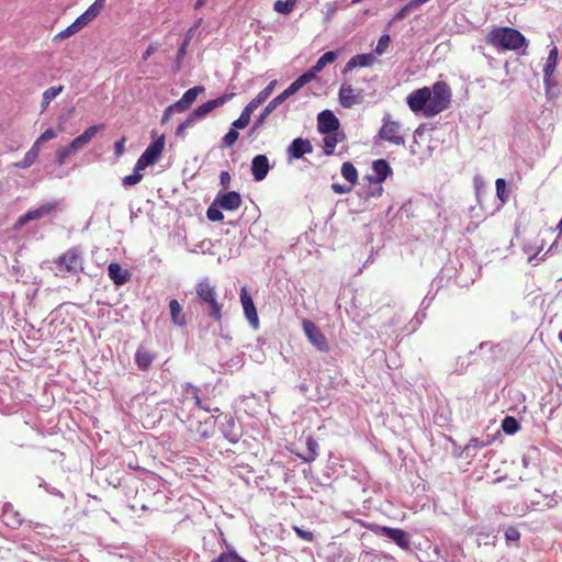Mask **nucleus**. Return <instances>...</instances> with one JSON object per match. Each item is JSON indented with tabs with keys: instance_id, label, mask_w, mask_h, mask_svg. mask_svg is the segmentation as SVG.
I'll use <instances>...</instances> for the list:
<instances>
[{
	"instance_id": "obj_1",
	"label": "nucleus",
	"mask_w": 562,
	"mask_h": 562,
	"mask_svg": "<svg viewBox=\"0 0 562 562\" xmlns=\"http://www.w3.org/2000/svg\"><path fill=\"white\" fill-rule=\"evenodd\" d=\"M485 40L490 46L502 50H518L528 45L525 35L510 26L492 29Z\"/></svg>"
},
{
	"instance_id": "obj_2",
	"label": "nucleus",
	"mask_w": 562,
	"mask_h": 562,
	"mask_svg": "<svg viewBox=\"0 0 562 562\" xmlns=\"http://www.w3.org/2000/svg\"><path fill=\"white\" fill-rule=\"evenodd\" d=\"M195 294L200 304L206 307L209 316L221 324L224 304L218 301L216 285L209 278H203L195 284Z\"/></svg>"
},
{
	"instance_id": "obj_3",
	"label": "nucleus",
	"mask_w": 562,
	"mask_h": 562,
	"mask_svg": "<svg viewBox=\"0 0 562 562\" xmlns=\"http://www.w3.org/2000/svg\"><path fill=\"white\" fill-rule=\"evenodd\" d=\"M451 89L446 81H436L430 89V102L426 109V116H435L446 109L451 103Z\"/></svg>"
},
{
	"instance_id": "obj_4",
	"label": "nucleus",
	"mask_w": 562,
	"mask_h": 562,
	"mask_svg": "<svg viewBox=\"0 0 562 562\" xmlns=\"http://www.w3.org/2000/svg\"><path fill=\"white\" fill-rule=\"evenodd\" d=\"M54 263L56 266V276L66 277V274H77L83 270L82 252L77 247H71L60 256H58Z\"/></svg>"
},
{
	"instance_id": "obj_5",
	"label": "nucleus",
	"mask_w": 562,
	"mask_h": 562,
	"mask_svg": "<svg viewBox=\"0 0 562 562\" xmlns=\"http://www.w3.org/2000/svg\"><path fill=\"white\" fill-rule=\"evenodd\" d=\"M378 137L395 146L405 145V131L398 121L391 117L390 114H385L382 120V126L378 133Z\"/></svg>"
},
{
	"instance_id": "obj_6",
	"label": "nucleus",
	"mask_w": 562,
	"mask_h": 562,
	"mask_svg": "<svg viewBox=\"0 0 562 562\" xmlns=\"http://www.w3.org/2000/svg\"><path fill=\"white\" fill-rule=\"evenodd\" d=\"M58 206V201H48L41 204L36 209H31L26 213L22 214L16 218L12 228L14 231H20L22 227H24L27 223L32 221H38L46 216L52 215L57 211Z\"/></svg>"
},
{
	"instance_id": "obj_7",
	"label": "nucleus",
	"mask_w": 562,
	"mask_h": 562,
	"mask_svg": "<svg viewBox=\"0 0 562 562\" xmlns=\"http://www.w3.org/2000/svg\"><path fill=\"white\" fill-rule=\"evenodd\" d=\"M337 58L338 54L336 52H326L313 67L294 80V85L302 89L316 77V74L321 72L327 65L333 64Z\"/></svg>"
},
{
	"instance_id": "obj_8",
	"label": "nucleus",
	"mask_w": 562,
	"mask_h": 562,
	"mask_svg": "<svg viewBox=\"0 0 562 562\" xmlns=\"http://www.w3.org/2000/svg\"><path fill=\"white\" fill-rule=\"evenodd\" d=\"M165 147V137L161 135L159 138L150 143L145 151L136 161V169L144 170L148 166H153L160 158Z\"/></svg>"
},
{
	"instance_id": "obj_9",
	"label": "nucleus",
	"mask_w": 562,
	"mask_h": 562,
	"mask_svg": "<svg viewBox=\"0 0 562 562\" xmlns=\"http://www.w3.org/2000/svg\"><path fill=\"white\" fill-rule=\"evenodd\" d=\"M364 100L363 90L355 88L350 82H342L338 91L339 104L345 109H351Z\"/></svg>"
},
{
	"instance_id": "obj_10",
	"label": "nucleus",
	"mask_w": 562,
	"mask_h": 562,
	"mask_svg": "<svg viewBox=\"0 0 562 562\" xmlns=\"http://www.w3.org/2000/svg\"><path fill=\"white\" fill-rule=\"evenodd\" d=\"M302 327L304 334L306 335L308 341L319 351L328 352L329 346L325 335L317 327V325L308 319H304L302 323Z\"/></svg>"
},
{
	"instance_id": "obj_11",
	"label": "nucleus",
	"mask_w": 562,
	"mask_h": 562,
	"mask_svg": "<svg viewBox=\"0 0 562 562\" xmlns=\"http://www.w3.org/2000/svg\"><path fill=\"white\" fill-rule=\"evenodd\" d=\"M299 90H300V88L296 85H294V81H293L284 91H282L279 95H277L274 99H272L266 105V108L263 109V111L261 112L259 117L257 119L255 126L252 127V131L256 127L260 126L265 122V120L268 117V115H270L279 104L283 103L288 98L295 94Z\"/></svg>"
},
{
	"instance_id": "obj_12",
	"label": "nucleus",
	"mask_w": 562,
	"mask_h": 562,
	"mask_svg": "<svg viewBox=\"0 0 562 562\" xmlns=\"http://www.w3.org/2000/svg\"><path fill=\"white\" fill-rule=\"evenodd\" d=\"M430 102V88H419L407 95V104L414 113L422 112L426 116V109Z\"/></svg>"
},
{
	"instance_id": "obj_13",
	"label": "nucleus",
	"mask_w": 562,
	"mask_h": 562,
	"mask_svg": "<svg viewBox=\"0 0 562 562\" xmlns=\"http://www.w3.org/2000/svg\"><path fill=\"white\" fill-rule=\"evenodd\" d=\"M240 303L244 310V314L248 322L250 323V325L254 328H258L259 317L257 314V308L246 286H243L240 290Z\"/></svg>"
},
{
	"instance_id": "obj_14",
	"label": "nucleus",
	"mask_w": 562,
	"mask_h": 562,
	"mask_svg": "<svg viewBox=\"0 0 562 562\" xmlns=\"http://www.w3.org/2000/svg\"><path fill=\"white\" fill-rule=\"evenodd\" d=\"M234 94H224L216 99L209 100L205 103L199 105L191 114L190 116L193 119V121H198L199 119L205 117L207 114H210L214 109L220 108L225 104L226 101H228Z\"/></svg>"
},
{
	"instance_id": "obj_15",
	"label": "nucleus",
	"mask_w": 562,
	"mask_h": 562,
	"mask_svg": "<svg viewBox=\"0 0 562 562\" xmlns=\"http://www.w3.org/2000/svg\"><path fill=\"white\" fill-rule=\"evenodd\" d=\"M216 422L221 425L222 432L229 442L235 443L239 440L240 432L238 431L236 423L231 415L221 414L217 416Z\"/></svg>"
},
{
	"instance_id": "obj_16",
	"label": "nucleus",
	"mask_w": 562,
	"mask_h": 562,
	"mask_svg": "<svg viewBox=\"0 0 562 562\" xmlns=\"http://www.w3.org/2000/svg\"><path fill=\"white\" fill-rule=\"evenodd\" d=\"M317 130L321 134L336 132L339 130V120L330 110H324L317 116Z\"/></svg>"
},
{
	"instance_id": "obj_17",
	"label": "nucleus",
	"mask_w": 562,
	"mask_h": 562,
	"mask_svg": "<svg viewBox=\"0 0 562 562\" xmlns=\"http://www.w3.org/2000/svg\"><path fill=\"white\" fill-rule=\"evenodd\" d=\"M241 196L236 191H228L226 193H218L214 200V204H217L221 209L226 211H236L241 205Z\"/></svg>"
},
{
	"instance_id": "obj_18",
	"label": "nucleus",
	"mask_w": 562,
	"mask_h": 562,
	"mask_svg": "<svg viewBox=\"0 0 562 562\" xmlns=\"http://www.w3.org/2000/svg\"><path fill=\"white\" fill-rule=\"evenodd\" d=\"M312 151V143L308 139L302 137L294 138L286 149V154L290 159H300L305 154H311Z\"/></svg>"
},
{
	"instance_id": "obj_19",
	"label": "nucleus",
	"mask_w": 562,
	"mask_h": 562,
	"mask_svg": "<svg viewBox=\"0 0 562 562\" xmlns=\"http://www.w3.org/2000/svg\"><path fill=\"white\" fill-rule=\"evenodd\" d=\"M381 535L394 541L401 549L408 550L411 548L409 535L397 528L381 527Z\"/></svg>"
},
{
	"instance_id": "obj_20",
	"label": "nucleus",
	"mask_w": 562,
	"mask_h": 562,
	"mask_svg": "<svg viewBox=\"0 0 562 562\" xmlns=\"http://www.w3.org/2000/svg\"><path fill=\"white\" fill-rule=\"evenodd\" d=\"M270 170L269 159L266 155H257L251 160V175L256 181H262Z\"/></svg>"
},
{
	"instance_id": "obj_21",
	"label": "nucleus",
	"mask_w": 562,
	"mask_h": 562,
	"mask_svg": "<svg viewBox=\"0 0 562 562\" xmlns=\"http://www.w3.org/2000/svg\"><path fill=\"white\" fill-rule=\"evenodd\" d=\"M559 60V48L553 46L549 55L547 57L546 64L543 66V82L547 87L551 85L552 76L555 71L557 65Z\"/></svg>"
},
{
	"instance_id": "obj_22",
	"label": "nucleus",
	"mask_w": 562,
	"mask_h": 562,
	"mask_svg": "<svg viewBox=\"0 0 562 562\" xmlns=\"http://www.w3.org/2000/svg\"><path fill=\"white\" fill-rule=\"evenodd\" d=\"M202 92H204L203 86H195L193 88H190L183 93L180 100L175 102V108H178V112L187 111L196 100L198 95Z\"/></svg>"
},
{
	"instance_id": "obj_23",
	"label": "nucleus",
	"mask_w": 562,
	"mask_h": 562,
	"mask_svg": "<svg viewBox=\"0 0 562 562\" xmlns=\"http://www.w3.org/2000/svg\"><path fill=\"white\" fill-rule=\"evenodd\" d=\"M155 358L156 355L144 346H139L134 356L135 363L142 371L149 370Z\"/></svg>"
},
{
	"instance_id": "obj_24",
	"label": "nucleus",
	"mask_w": 562,
	"mask_h": 562,
	"mask_svg": "<svg viewBox=\"0 0 562 562\" xmlns=\"http://www.w3.org/2000/svg\"><path fill=\"white\" fill-rule=\"evenodd\" d=\"M375 60V57L373 54H358L353 57H351L345 68L342 69V74L346 75L347 72L353 70L357 67H370Z\"/></svg>"
},
{
	"instance_id": "obj_25",
	"label": "nucleus",
	"mask_w": 562,
	"mask_h": 562,
	"mask_svg": "<svg viewBox=\"0 0 562 562\" xmlns=\"http://www.w3.org/2000/svg\"><path fill=\"white\" fill-rule=\"evenodd\" d=\"M108 274L115 285H123L131 278V273L127 270H124L117 262H111L109 265Z\"/></svg>"
},
{
	"instance_id": "obj_26",
	"label": "nucleus",
	"mask_w": 562,
	"mask_h": 562,
	"mask_svg": "<svg viewBox=\"0 0 562 562\" xmlns=\"http://www.w3.org/2000/svg\"><path fill=\"white\" fill-rule=\"evenodd\" d=\"M324 135V144H323V150L326 156H331L335 151V148L339 142L342 140L344 134L336 132H329L328 134Z\"/></svg>"
},
{
	"instance_id": "obj_27",
	"label": "nucleus",
	"mask_w": 562,
	"mask_h": 562,
	"mask_svg": "<svg viewBox=\"0 0 562 562\" xmlns=\"http://www.w3.org/2000/svg\"><path fill=\"white\" fill-rule=\"evenodd\" d=\"M169 310H170L171 322L176 326H180V327L186 326L187 318L182 311V306L180 305V303L177 300L173 299L169 302Z\"/></svg>"
},
{
	"instance_id": "obj_28",
	"label": "nucleus",
	"mask_w": 562,
	"mask_h": 562,
	"mask_svg": "<svg viewBox=\"0 0 562 562\" xmlns=\"http://www.w3.org/2000/svg\"><path fill=\"white\" fill-rule=\"evenodd\" d=\"M372 169L376 175L375 182H383L391 173V167L384 159H378L373 161Z\"/></svg>"
},
{
	"instance_id": "obj_29",
	"label": "nucleus",
	"mask_w": 562,
	"mask_h": 562,
	"mask_svg": "<svg viewBox=\"0 0 562 562\" xmlns=\"http://www.w3.org/2000/svg\"><path fill=\"white\" fill-rule=\"evenodd\" d=\"M40 147L33 144L29 151L24 155L23 159L15 164V167L25 169L31 167L38 158Z\"/></svg>"
},
{
	"instance_id": "obj_30",
	"label": "nucleus",
	"mask_w": 562,
	"mask_h": 562,
	"mask_svg": "<svg viewBox=\"0 0 562 562\" xmlns=\"http://www.w3.org/2000/svg\"><path fill=\"white\" fill-rule=\"evenodd\" d=\"M63 90H64V86H56V87H50L43 92L42 102H41L42 112L48 108L49 103L57 95H59L63 92Z\"/></svg>"
},
{
	"instance_id": "obj_31",
	"label": "nucleus",
	"mask_w": 562,
	"mask_h": 562,
	"mask_svg": "<svg viewBox=\"0 0 562 562\" xmlns=\"http://www.w3.org/2000/svg\"><path fill=\"white\" fill-rule=\"evenodd\" d=\"M181 387L186 394V398L192 400L196 407L202 408V401L199 395L200 390L190 383H186V384L181 385Z\"/></svg>"
},
{
	"instance_id": "obj_32",
	"label": "nucleus",
	"mask_w": 562,
	"mask_h": 562,
	"mask_svg": "<svg viewBox=\"0 0 562 562\" xmlns=\"http://www.w3.org/2000/svg\"><path fill=\"white\" fill-rule=\"evenodd\" d=\"M99 14L94 12L90 7L80 14L72 23L80 31L85 26H87L91 21H93Z\"/></svg>"
},
{
	"instance_id": "obj_33",
	"label": "nucleus",
	"mask_w": 562,
	"mask_h": 562,
	"mask_svg": "<svg viewBox=\"0 0 562 562\" xmlns=\"http://www.w3.org/2000/svg\"><path fill=\"white\" fill-rule=\"evenodd\" d=\"M340 171H341V176L344 177V179H346L348 182H350L351 184L357 183L358 171L351 162H349V161L344 162Z\"/></svg>"
},
{
	"instance_id": "obj_34",
	"label": "nucleus",
	"mask_w": 562,
	"mask_h": 562,
	"mask_svg": "<svg viewBox=\"0 0 562 562\" xmlns=\"http://www.w3.org/2000/svg\"><path fill=\"white\" fill-rule=\"evenodd\" d=\"M496 184V195L498 200L504 204L509 199V189L507 188L506 180L503 178H498L495 182Z\"/></svg>"
},
{
	"instance_id": "obj_35",
	"label": "nucleus",
	"mask_w": 562,
	"mask_h": 562,
	"mask_svg": "<svg viewBox=\"0 0 562 562\" xmlns=\"http://www.w3.org/2000/svg\"><path fill=\"white\" fill-rule=\"evenodd\" d=\"M297 0H277L273 4L274 11L281 14H289L293 11Z\"/></svg>"
},
{
	"instance_id": "obj_36",
	"label": "nucleus",
	"mask_w": 562,
	"mask_h": 562,
	"mask_svg": "<svg viewBox=\"0 0 562 562\" xmlns=\"http://www.w3.org/2000/svg\"><path fill=\"white\" fill-rule=\"evenodd\" d=\"M502 428L507 435H514L519 429V423L513 416H506L502 422Z\"/></svg>"
},
{
	"instance_id": "obj_37",
	"label": "nucleus",
	"mask_w": 562,
	"mask_h": 562,
	"mask_svg": "<svg viewBox=\"0 0 562 562\" xmlns=\"http://www.w3.org/2000/svg\"><path fill=\"white\" fill-rule=\"evenodd\" d=\"M252 112L249 111L247 108H244L240 116L233 122V127L236 130H243L248 126L250 123Z\"/></svg>"
},
{
	"instance_id": "obj_38",
	"label": "nucleus",
	"mask_w": 562,
	"mask_h": 562,
	"mask_svg": "<svg viewBox=\"0 0 562 562\" xmlns=\"http://www.w3.org/2000/svg\"><path fill=\"white\" fill-rule=\"evenodd\" d=\"M103 128H104L103 124L92 125V126H89L82 134H80L86 146L91 142V139L95 136V134Z\"/></svg>"
},
{
	"instance_id": "obj_39",
	"label": "nucleus",
	"mask_w": 562,
	"mask_h": 562,
	"mask_svg": "<svg viewBox=\"0 0 562 562\" xmlns=\"http://www.w3.org/2000/svg\"><path fill=\"white\" fill-rule=\"evenodd\" d=\"M306 447L308 450V457L305 459V461L312 462L316 459V457L318 454L317 453L318 443L313 437H307Z\"/></svg>"
},
{
	"instance_id": "obj_40",
	"label": "nucleus",
	"mask_w": 562,
	"mask_h": 562,
	"mask_svg": "<svg viewBox=\"0 0 562 562\" xmlns=\"http://www.w3.org/2000/svg\"><path fill=\"white\" fill-rule=\"evenodd\" d=\"M140 171L142 170H137L136 166H135L134 167V173L130 175V176H125L122 179L123 186L132 187V186H135V184L139 183L142 181V179H143V175L140 173Z\"/></svg>"
},
{
	"instance_id": "obj_41",
	"label": "nucleus",
	"mask_w": 562,
	"mask_h": 562,
	"mask_svg": "<svg viewBox=\"0 0 562 562\" xmlns=\"http://www.w3.org/2000/svg\"><path fill=\"white\" fill-rule=\"evenodd\" d=\"M74 149H70V145L60 147L56 150V162L58 166H63L67 158L74 153Z\"/></svg>"
},
{
	"instance_id": "obj_42",
	"label": "nucleus",
	"mask_w": 562,
	"mask_h": 562,
	"mask_svg": "<svg viewBox=\"0 0 562 562\" xmlns=\"http://www.w3.org/2000/svg\"><path fill=\"white\" fill-rule=\"evenodd\" d=\"M269 97L262 90L245 106L254 113Z\"/></svg>"
},
{
	"instance_id": "obj_43",
	"label": "nucleus",
	"mask_w": 562,
	"mask_h": 562,
	"mask_svg": "<svg viewBox=\"0 0 562 562\" xmlns=\"http://www.w3.org/2000/svg\"><path fill=\"white\" fill-rule=\"evenodd\" d=\"M78 32L79 30L75 26L74 23H71L69 26H67L65 30L60 31L54 36V42L66 40Z\"/></svg>"
},
{
	"instance_id": "obj_44",
	"label": "nucleus",
	"mask_w": 562,
	"mask_h": 562,
	"mask_svg": "<svg viewBox=\"0 0 562 562\" xmlns=\"http://www.w3.org/2000/svg\"><path fill=\"white\" fill-rule=\"evenodd\" d=\"M216 204H212L209 206L206 211V216L211 222H221L224 220V215L220 209L215 206Z\"/></svg>"
},
{
	"instance_id": "obj_45",
	"label": "nucleus",
	"mask_w": 562,
	"mask_h": 562,
	"mask_svg": "<svg viewBox=\"0 0 562 562\" xmlns=\"http://www.w3.org/2000/svg\"><path fill=\"white\" fill-rule=\"evenodd\" d=\"M238 137L239 133L233 127L225 134L222 142L226 147H232L237 142Z\"/></svg>"
},
{
	"instance_id": "obj_46",
	"label": "nucleus",
	"mask_w": 562,
	"mask_h": 562,
	"mask_svg": "<svg viewBox=\"0 0 562 562\" xmlns=\"http://www.w3.org/2000/svg\"><path fill=\"white\" fill-rule=\"evenodd\" d=\"M57 136V133L52 128H47L45 132H43L37 139L34 142V144H37V147H40L41 143L50 140Z\"/></svg>"
},
{
	"instance_id": "obj_47",
	"label": "nucleus",
	"mask_w": 562,
	"mask_h": 562,
	"mask_svg": "<svg viewBox=\"0 0 562 562\" xmlns=\"http://www.w3.org/2000/svg\"><path fill=\"white\" fill-rule=\"evenodd\" d=\"M293 530L296 533V536L299 538H301L302 540H305L307 542H313L314 541V533L312 531H306V530H304V529H302L301 527H297V526H294Z\"/></svg>"
},
{
	"instance_id": "obj_48",
	"label": "nucleus",
	"mask_w": 562,
	"mask_h": 562,
	"mask_svg": "<svg viewBox=\"0 0 562 562\" xmlns=\"http://www.w3.org/2000/svg\"><path fill=\"white\" fill-rule=\"evenodd\" d=\"M505 538L507 541H518L520 539V532L516 527H508L505 530Z\"/></svg>"
},
{
	"instance_id": "obj_49",
	"label": "nucleus",
	"mask_w": 562,
	"mask_h": 562,
	"mask_svg": "<svg viewBox=\"0 0 562 562\" xmlns=\"http://www.w3.org/2000/svg\"><path fill=\"white\" fill-rule=\"evenodd\" d=\"M194 124L193 119L189 115L186 121H183L177 128L176 135L182 136L187 128L191 127Z\"/></svg>"
},
{
	"instance_id": "obj_50",
	"label": "nucleus",
	"mask_w": 562,
	"mask_h": 562,
	"mask_svg": "<svg viewBox=\"0 0 562 562\" xmlns=\"http://www.w3.org/2000/svg\"><path fill=\"white\" fill-rule=\"evenodd\" d=\"M125 143H126V137H124V136L114 143V154H115L116 158H120L124 154Z\"/></svg>"
},
{
	"instance_id": "obj_51",
	"label": "nucleus",
	"mask_w": 562,
	"mask_h": 562,
	"mask_svg": "<svg viewBox=\"0 0 562 562\" xmlns=\"http://www.w3.org/2000/svg\"><path fill=\"white\" fill-rule=\"evenodd\" d=\"M389 43H390V36L387 34L382 35L378 42L375 52L381 55L387 47Z\"/></svg>"
},
{
	"instance_id": "obj_52",
	"label": "nucleus",
	"mask_w": 562,
	"mask_h": 562,
	"mask_svg": "<svg viewBox=\"0 0 562 562\" xmlns=\"http://www.w3.org/2000/svg\"><path fill=\"white\" fill-rule=\"evenodd\" d=\"M70 149H74L75 151L86 147V144L83 143V139L81 138V136H77L76 138H74L71 142H70Z\"/></svg>"
},
{
	"instance_id": "obj_53",
	"label": "nucleus",
	"mask_w": 562,
	"mask_h": 562,
	"mask_svg": "<svg viewBox=\"0 0 562 562\" xmlns=\"http://www.w3.org/2000/svg\"><path fill=\"white\" fill-rule=\"evenodd\" d=\"M231 175L228 171H222L220 175V182L224 189H227L231 184Z\"/></svg>"
},
{
	"instance_id": "obj_54",
	"label": "nucleus",
	"mask_w": 562,
	"mask_h": 562,
	"mask_svg": "<svg viewBox=\"0 0 562 562\" xmlns=\"http://www.w3.org/2000/svg\"><path fill=\"white\" fill-rule=\"evenodd\" d=\"M173 112H178V108H175V103H172L166 108V110L164 111V114H162L161 122L162 123L167 122Z\"/></svg>"
},
{
	"instance_id": "obj_55",
	"label": "nucleus",
	"mask_w": 562,
	"mask_h": 562,
	"mask_svg": "<svg viewBox=\"0 0 562 562\" xmlns=\"http://www.w3.org/2000/svg\"><path fill=\"white\" fill-rule=\"evenodd\" d=\"M484 447V443L479 439V438H471L468 442V445L465 446V449H470V448H483Z\"/></svg>"
},
{
	"instance_id": "obj_56",
	"label": "nucleus",
	"mask_w": 562,
	"mask_h": 562,
	"mask_svg": "<svg viewBox=\"0 0 562 562\" xmlns=\"http://www.w3.org/2000/svg\"><path fill=\"white\" fill-rule=\"evenodd\" d=\"M105 1L106 0H95L91 5L90 8L97 12L98 14H100V12L102 11V9L104 8L105 5Z\"/></svg>"
},
{
	"instance_id": "obj_57",
	"label": "nucleus",
	"mask_w": 562,
	"mask_h": 562,
	"mask_svg": "<svg viewBox=\"0 0 562 562\" xmlns=\"http://www.w3.org/2000/svg\"><path fill=\"white\" fill-rule=\"evenodd\" d=\"M411 12V10L405 4L395 15L394 20L400 21L407 16V14Z\"/></svg>"
},
{
	"instance_id": "obj_58",
	"label": "nucleus",
	"mask_w": 562,
	"mask_h": 562,
	"mask_svg": "<svg viewBox=\"0 0 562 562\" xmlns=\"http://www.w3.org/2000/svg\"><path fill=\"white\" fill-rule=\"evenodd\" d=\"M426 2H427L426 0H412L406 5L412 11L414 9H417L418 7H420L422 4H424Z\"/></svg>"
},
{
	"instance_id": "obj_59",
	"label": "nucleus",
	"mask_w": 562,
	"mask_h": 562,
	"mask_svg": "<svg viewBox=\"0 0 562 562\" xmlns=\"http://www.w3.org/2000/svg\"><path fill=\"white\" fill-rule=\"evenodd\" d=\"M426 2H427L426 0H412L406 5L412 11L414 9H417L418 7H420L422 4H424Z\"/></svg>"
},
{
	"instance_id": "obj_60",
	"label": "nucleus",
	"mask_w": 562,
	"mask_h": 562,
	"mask_svg": "<svg viewBox=\"0 0 562 562\" xmlns=\"http://www.w3.org/2000/svg\"><path fill=\"white\" fill-rule=\"evenodd\" d=\"M156 46L149 45L143 54V59L147 60L156 52Z\"/></svg>"
},
{
	"instance_id": "obj_61",
	"label": "nucleus",
	"mask_w": 562,
	"mask_h": 562,
	"mask_svg": "<svg viewBox=\"0 0 562 562\" xmlns=\"http://www.w3.org/2000/svg\"><path fill=\"white\" fill-rule=\"evenodd\" d=\"M331 188L336 193H340V194L349 191V189H346L344 186H341L339 183H333Z\"/></svg>"
},
{
	"instance_id": "obj_62",
	"label": "nucleus",
	"mask_w": 562,
	"mask_h": 562,
	"mask_svg": "<svg viewBox=\"0 0 562 562\" xmlns=\"http://www.w3.org/2000/svg\"><path fill=\"white\" fill-rule=\"evenodd\" d=\"M276 83H277L276 80L271 81L262 91L267 92V95L270 97L271 93L273 92Z\"/></svg>"
},
{
	"instance_id": "obj_63",
	"label": "nucleus",
	"mask_w": 562,
	"mask_h": 562,
	"mask_svg": "<svg viewBox=\"0 0 562 562\" xmlns=\"http://www.w3.org/2000/svg\"><path fill=\"white\" fill-rule=\"evenodd\" d=\"M186 54H187V48L183 46H180L178 49V53H177L178 61H181L183 59V57L186 56Z\"/></svg>"
},
{
	"instance_id": "obj_64",
	"label": "nucleus",
	"mask_w": 562,
	"mask_h": 562,
	"mask_svg": "<svg viewBox=\"0 0 562 562\" xmlns=\"http://www.w3.org/2000/svg\"><path fill=\"white\" fill-rule=\"evenodd\" d=\"M206 1L207 0H196L194 8L199 9V8L203 7L206 3Z\"/></svg>"
}]
</instances>
